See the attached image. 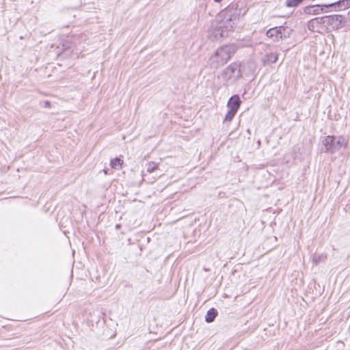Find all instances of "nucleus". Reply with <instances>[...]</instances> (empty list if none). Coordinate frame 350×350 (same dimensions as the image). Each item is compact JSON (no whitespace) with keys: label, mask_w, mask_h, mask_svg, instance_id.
<instances>
[{"label":"nucleus","mask_w":350,"mask_h":350,"mask_svg":"<svg viewBox=\"0 0 350 350\" xmlns=\"http://www.w3.org/2000/svg\"><path fill=\"white\" fill-rule=\"evenodd\" d=\"M240 11L238 9V4L231 3L225 10L221 12L217 17V32L215 38H222L228 36L239 21Z\"/></svg>","instance_id":"obj_1"},{"label":"nucleus","mask_w":350,"mask_h":350,"mask_svg":"<svg viewBox=\"0 0 350 350\" xmlns=\"http://www.w3.org/2000/svg\"><path fill=\"white\" fill-rule=\"evenodd\" d=\"M256 70L255 64L252 61L246 64L233 62L226 67L221 72V76L226 85L232 84L239 79L243 74H252Z\"/></svg>","instance_id":"obj_2"},{"label":"nucleus","mask_w":350,"mask_h":350,"mask_svg":"<svg viewBox=\"0 0 350 350\" xmlns=\"http://www.w3.org/2000/svg\"><path fill=\"white\" fill-rule=\"evenodd\" d=\"M235 52L236 46L233 44L221 46L210 57V66L215 68L223 66L232 57Z\"/></svg>","instance_id":"obj_3"},{"label":"nucleus","mask_w":350,"mask_h":350,"mask_svg":"<svg viewBox=\"0 0 350 350\" xmlns=\"http://www.w3.org/2000/svg\"><path fill=\"white\" fill-rule=\"evenodd\" d=\"M348 141L343 136H340L336 139L334 136H326L321 142V152L334 153L338 151L341 148H345Z\"/></svg>","instance_id":"obj_4"},{"label":"nucleus","mask_w":350,"mask_h":350,"mask_svg":"<svg viewBox=\"0 0 350 350\" xmlns=\"http://www.w3.org/2000/svg\"><path fill=\"white\" fill-rule=\"evenodd\" d=\"M291 29L284 26L275 27L267 30L266 35L274 41H278L290 36Z\"/></svg>","instance_id":"obj_5"},{"label":"nucleus","mask_w":350,"mask_h":350,"mask_svg":"<svg viewBox=\"0 0 350 350\" xmlns=\"http://www.w3.org/2000/svg\"><path fill=\"white\" fill-rule=\"evenodd\" d=\"M327 17L328 18V23L334 29H339L345 25V18L342 15L336 14Z\"/></svg>","instance_id":"obj_6"},{"label":"nucleus","mask_w":350,"mask_h":350,"mask_svg":"<svg viewBox=\"0 0 350 350\" xmlns=\"http://www.w3.org/2000/svg\"><path fill=\"white\" fill-rule=\"evenodd\" d=\"M323 18H315L308 22V29L314 32H321L323 29Z\"/></svg>","instance_id":"obj_7"},{"label":"nucleus","mask_w":350,"mask_h":350,"mask_svg":"<svg viewBox=\"0 0 350 350\" xmlns=\"http://www.w3.org/2000/svg\"><path fill=\"white\" fill-rule=\"evenodd\" d=\"M327 12L321 3L309 5L304 8V12L308 14L317 15Z\"/></svg>","instance_id":"obj_8"},{"label":"nucleus","mask_w":350,"mask_h":350,"mask_svg":"<svg viewBox=\"0 0 350 350\" xmlns=\"http://www.w3.org/2000/svg\"><path fill=\"white\" fill-rule=\"evenodd\" d=\"M350 8V0H338L330 11L339 12Z\"/></svg>","instance_id":"obj_9"},{"label":"nucleus","mask_w":350,"mask_h":350,"mask_svg":"<svg viewBox=\"0 0 350 350\" xmlns=\"http://www.w3.org/2000/svg\"><path fill=\"white\" fill-rule=\"evenodd\" d=\"M240 98L238 96L235 95L232 96L227 104V107L228 109H232L233 111H237L240 107Z\"/></svg>","instance_id":"obj_10"},{"label":"nucleus","mask_w":350,"mask_h":350,"mask_svg":"<svg viewBox=\"0 0 350 350\" xmlns=\"http://www.w3.org/2000/svg\"><path fill=\"white\" fill-rule=\"evenodd\" d=\"M217 314V310L214 308L210 309L206 315L205 320L207 323H211L214 321Z\"/></svg>","instance_id":"obj_11"},{"label":"nucleus","mask_w":350,"mask_h":350,"mask_svg":"<svg viewBox=\"0 0 350 350\" xmlns=\"http://www.w3.org/2000/svg\"><path fill=\"white\" fill-rule=\"evenodd\" d=\"M146 171L148 173H152L159 168V163L150 161L146 163Z\"/></svg>","instance_id":"obj_12"},{"label":"nucleus","mask_w":350,"mask_h":350,"mask_svg":"<svg viewBox=\"0 0 350 350\" xmlns=\"http://www.w3.org/2000/svg\"><path fill=\"white\" fill-rule=\"evenodd\" d=\"M278 58V55L276 53H271L265 56V61L268 63H275Z\"/></svg>","instance_id":"obj_13"},{"label":"nucleus","mask_w":350,"mask_h":350,"mask_svg":"<svg viewBox=\"0 0 350 350\" xmlns=\"http://www.w3.org/2000/svg\"><path fill=\"white\" fill-rule=\"evenodd\" d=\"M122 163H123L122 160H121L119 158H116L111 161L110 165L113 169H118L122 166Z\"/></svg>","instance_id":"obj_14"},{"label":"nucleus","mask_w":350,"mask_h":350,"mask_svg":"<svg viewBox=\"0 0 350 350\" xmlns=\"http://www.w3.org/2000/svg\"><path fill=\"white\" fill-rule=\"evenodd\" d=\"M326 258H327V256L325 254H320V255L314 256L312 258V262L314 265H317L319 262L325 260Z\"/></svg>","instance_id":"obj_15"},{"label":"nucleus","mask_w":350,"mask_h":350,"mask_svg":"<svg viewBox=\"0 0 350 350\" xmlns=\"http://www.w3.org/2000/svg\"><path fill=\"white\" fill-rule=\"evenodd\" d=\"M236 113H237L236 111H233L232 109H228V111L225 116L224 121H227V122L231 121L233 119V118L234 117Z\"/></svg>","instance_id":"obj_16"},{"label":"nucleus","mask_w":350,"mask_h":350,"mask_svg":"<svg viewBox=\"0 0 350 350\" xmlns=\"http://www.w3.org/2000/svg\"><path fill=\"white\" fill-rule=\"evenodd\" d=\"M301 1L300 0H286V5L288 8H295L298 6Z\"/></svg>","instance_id":"obj_17"},{"label":"nucleus","mask_w":350,"mask_h":350,"mask_svg":"<svg viewBox=\"0 0 350 350\" xmlns=\"http://www.w3.org/2000/svg\"><path fill=\"white\" fill-rule=\"evenodd\" d=\"M49 105H50V103H49V101H46V106H47V107H48V106H49Z\"/></svg>","instance_id":"obj_18"},{"label":"nucleus","mask_w":350,"mask_h":350,"mask_svg":"<svg viewBox=\"0 0 350 350\" xmlns=\"http://www.w3.org/2000/svg\"><path fill=\"white\" fill-rule=\"evenodd\" d=\"M348 18H349V21H350V10H349V12H348Z\"/></svg>","instance_id":"obj_19"},{"label":"nucleus","mask_w":350,"mask_h":350,"mask_svg":"<svg viewBox=\"0 0 350 350\" xmlns=\"http://www.w3.org/2000/svg\"><path fill=\"white\" fill-rule=\"evenodd\" d=\"M215 2H217V3H219L221 2L222 0H214Z\"/></svg>","instance_id":"obj_20"},{"label":"nucleus","mask_w":350,"mask_h":350,"mask_svg":"<svg viewBox=\"0 0 350 350\" xmlns=\"http://www.w3.org/2000/svg\"><path fill=\"white\" fill-rule=\"evenodd\" d=\"M301 1V3L304 1V0H300Z\"/></svg>","instance_id":"obj_21"}]
</instances>
